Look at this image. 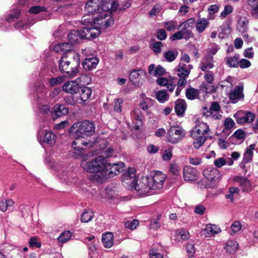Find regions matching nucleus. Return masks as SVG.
I'll return each instance as SVG.
<instances>
[{
  "mask_svg": "<svg viewBox=\"0 0 258 258\" xmlns=\"http://www.w3.org/2000/svg\"><path fill=\"white\" fill-rule=\"evenodd\" d=\"M117 4L113 1H104L99 6L96 0L87 2L85 6L86 15L82 18L81 22L84 25L92 23L94 25L104 26L105 27L110 26L113 24V19L108 11H116Z\"/></svg>",
  "mask_w": 258,
  "mask_h": 258,
  "instance_id": "obj_1",
  "label": "nucleus"
},
{
  "mask_svg": "<svg viewBox=\"0 0 258 258\" xmlns=\"http://www.w3.org/2000/svg\"><path fill=\"white\" fill-rule=\"evenodd\" d=\"M95 126L93 122L84 120L75 122L71 128V135L74 139L72 146L75 153L81 155L83 147L91 146V137L95 134Z\"/></svg>",
  "mask_w": 258,
  "mask_h": 258,
  "instance_id": "obj_2",
  "label": "nucleus"
},
{
  "mask_svg": "<svg viewBox=\"0 0 258 258\" xmlns=\"http://www.w3.org/2000/svg\"><path fill=\"white\" fill-rule=\"evenodd\" d=\"M58 63L61 73H66L71 77H75L79 73L80 55L75 51H69L63 54Z\"/></svg>",
  "mask_w": 258,
  "mask_h": 258,
  "instance_id": "obj_3",
  "label": "nucleus"
},
{
  "mask_svg": "<svg viewBox=\"0 0 258 258\" xmlns=\"http://www.w3.org/2000/svg\"><path fill=\"white\" fill-rule=\"evenodd\" d=\"M81 166L83 169L91 173H95L93 179L97 182H103L106 179V170L107 165L106 160L102 156L96 158L90 161H83Z\"/></svg>",
  "mask_w": 258,
  "mask_h": 258,
  "instance_id": "obj_4",
  "label": "nucleus"
},
{
  "mask_svg": "<svg viewBox=\"0 0 258 258\" xmlns=\"http://www.w3.org/2000/svg\"><path fill=\"white\" fill-rule=\"evenodd\" d=\"M209 131V126L204 122L198 123L190 131L191 137L195 140L193 145L196 149H199L204 145Z\"/></svg>",
  "mask_w": 258,
  "mask_h": 258,
  "instance_id": "obj_5",
  "label": "nucleus"
},
{
  "mask_svg": "<svg viewBox=\"0 0 258 258\" xmlns=\"http://www.w3.org/2000/svg\"><path fill=\"white\" fill-rule=\"evenodd\" d=\"M136 171L134 168H129L121 176L123 185L131 190L134 189L138 180H136Z\"/></svg>",
  "mask_w": 258,
  "mask_h": 258,
  "instance_id": "obj_6",
  "label": "nucleus"
},
{
  "mask_svg": "<svg viewBox=\"0 0 258 258\" xmlns=\"http://www.w3.org/2000/svg\"><path fill=\"white\" fill-rule=\"evenodd\" d=\"M185 136V131L178 126H171L168 131L167 140L172 144H175L181 140Z\"/></svg>",
  "mask_w": 258,
  "mask_h": 258,
  "instance_id": "obj_7",
  "label": "nucleus"
},
{
  "mask_svg": "<svg viewBox=\"0 0 258 258\" xmlns=\"http://www.w3.org/2000/svg\"><path fill=\"white\" fill-rule=\"evenodd\" d=\"M150 185L149 177H144L139 181H137L134 189H135L139 194L142 196H149L155 194Z\"/></svg>",
  "mask_w": 258,
  "mask_h": 258,
  "instance_id": "obj_8",
  "label": "nucleus"
},
{
  "mask_svg": "<svg viewBox=\"0 0 258 258\" xmlns=\"http://www.w3.org/2000/svg\"><path fill=\"white\" fill-rule=\"evenodd\" d=\"M166 178V175L160 171H156L152 177H149L150 185L155 194L162 189Z\"/></svg>",
  "mask_w": 258,
  "mask_h": 258,
  "instance_id": "obj_9",
  "label": "nucleus"
},
{
  "mask_svg": "<svg viewBox=\"0 0 258 258\" xmlns=\"http://www.w3.org/2000/svg\"><path fill=\"white\" fill-rule=\"evenodd\" d=\"M192 69L191 64H186L183 63H179L177 68V74L179 77L177 84L179 86H183L186 83V79Z\"/></svg>",
  "mask_w": 258,
  "mask_h": 258,
  "instance_id": "obj_10",
  "label": "nucleus"
},
{
  "mask_svg": "<svg viewBox=\"0 0 258 258\" xmlns=\"http://www.w3.org/2000/svg\"><path fill=\"white\" fill-rule=\"evenodd\" d=\"M103 26L98 25L91 27H84L79 30L80 38L90 40L96 38L101 33V27Z\"/></svg>",
  "mask_w": 258,
  "mask_h": 258,
  "instance_id": "obj_11",
  "label": "nucleus"
},
{
  "mask_svg": "<svg viewBox=\"0 0 258 258\" xmlns=\"http://www.w3.org/2000/svg\"><path fill=\"white\" fill-rule=\"evenodd\" d=\"M203 114L206 117H211L215 119H220L222 115L220 114V106L219 103L216 101H213L209 108L207 107H203Z\"/></svg>",
  "mask_w": 258,
  "mask_h": 258,
  "instance_id": "obj_12",
  "label": "nucleus"
},
{
  "mask_svg": "<svg viewBox=\"0 0 258 258\" xmlns=\"http://www.w3.org/2000/svg\"><path fill=\"white\" fill-rule=\"evenodd\" d=\"M91 142H93L91 146L86 145L85 147L87 148H93V154L97 155L102 151H103L107 145V141L106 139H97L95 136L91 139Z\"/></svg>",
  "mask_w": 258,
  "mask_h": 258,
  "instance_id": "obj_13",
  "label": "nucleus"
},
{
  "mask_svg": "<svg viewBox=\"0 0 258 258\" xmlns=\"http://www.w3.org/2000/svg\"><path fill=\"white\" fill-rule=\"evenodd\" d=\"M106 165H109L106 167V179L113 177L120 173L122 170L124 166V164L123 162L111 164L106 162Z\"/></svg>",
  "mask_w": 258,
  "mask_h": 258,
  "instance_id": "obj_14",
  "label": "nucleus"
},
{
  "mask_svg": "<svg viewBox=\"0 0 258 258\" xmlns=\"http://www.w3.org/2000/svg\"><path fill=\"white\" fill-rule=\"evenodd\" d=\"M78 80L79 78L66 82L62 86V90L67 93L73 95L77 94L81 88Z\"/></svg>",
  "mask_w": 258,
  "mask_h": 258,
  "instance_id": "obj_15",
  "label": "nucleus"
},
{
  "mask_svg": "<svg viewBox=\"0 0 258 258\" xmlns=\"http://www.w3.org/2000/svg\"><path fill=\"white\" fill-rule=\"evenodd\" d=\"M243 85L242 84H239L236 86L234 90L230 91L229 93V99L232 103H236L239 99H243L244 94L243 93Z\"/></svg>",
  "mask_w": 258,
  "mask_h": 258,
  "instance_id": "obj_16",
  "label": "nucleus"
},
{
  "mask_svg": "<svg viewBox=\"0 0 258 258\" xmlns=\"http://www.w3.org/2000/svg\"><path fill=\"white\" fill-rule=\"evenodd\" d=\"M236 121L238 123L243 124L244 123H250L252 122L255 118L254 113L250 111H243L237 114Z\"/></svg>",
  "mask_w": 258,
  "mask_h": 258,
  "instance_id": "obj_17",
  "label": "nucleus"
},
{
  "mask_svg": "<svg viewBox=\"0 0 258 258\" xmlns=\"http://www.w3.org/2000/svg\"><path fill=\"white\" fill-rule=\"evenodd\" d=\"M233 180L238 184L243 191L248 192L251 190V183L246 178L241 176H236L234 177Z\"/></svg>",
  "mask_w": 258,
  "mask_h": 258,
  "instance_id": "obj_18",
  "label": "nucleus"
},
{
  "mask_svg": "<svg viewBox=\"0 0 258 258\" xmlns=\"http://www.w3.org/2000/svg\"><path fill=\"white\" fill-rule=\"evenodd\" d=\"M183 175L185 181L195 180L198 178V172L194 168L189 166H185L183 168Z\"/></svg>",
  "mask_w": 258,
  "mask_h": 258,
  "instance_id": "obj_19",
  "label": "nucleus"
},
{
  "mask_svg": "<svg viewBox=\"0 0 258 258\" xmlns=\"http://www.w3.org/2000/svg\"><path fill=\"white\" fill-rule=\"evenodd\" d=\"M141 98L142 100L139 104L140 107L146 113H150L149 110L154 105L155 101L151 98L147 97L145 94H142Z\"/></svg>",
  "mask_w": 258,
  "mask_h": 258,
  "instance_id": "obj_20",
  "label": "nucleus"
},
{
  "mask_svg": "<svg viewBox=\"0 0 258 258\" xmlns=\"http://www.w3.org/2000/svg\"><path fill=\"white\" fill-rule=\"evenodd\" d=\"M145 74L146 72L143 70H134L131 72L129 78L134 85H139L141 79Z\"/></svg>",
  "mask_w": 258,
  "mask_h": 258,
  "instance_id": "obj_21",
  "label": "nucleus"
},
{
  "mask_svg": "<svg viewBox=\"0 0 258 258\" xmlns=\"http://www.w3.org/2000/svg\"><path fill=\"white\" fill-rule=\"evenodd\" d=\"M255 147V145L252 144L246 148L243 155V159L241 162V165L244 166L246 163H250L252 161Z\"/></svg>",
  "mask_w": 258,
  "mask_h": 258,
  "instance_id": "obj_22",
  "label": "nucleus"
},
{
  "mask_svg": "<svg viewBox=\"0 0 258 258\" xmlns=\"http://www.w3.org/2000/svg\"><path fill=\"white\" fill-rule=\"evenodd\" d=\"M214 57L211 54H208L203 58L201 63L200 69L203 71H207L209 69H211L214 67Z\"/></svg>",
  "mask_w": 258,
  "mask_h": 258,
  "instance_id": "obj_23",
  "label": "nucleus"
},
{
  "mask_svg": "<svg viewBox=\"0 0 258 258\" xmlns=\"http://www.w3.org/2000/svg\"><path fill=\"white\" fill-rule=\"evenodd\" d=\"M99 62V59L96 57H87L83 62V68L87 71H91L95 68Z\"/></svg>",
  "mask_w": 258,
  "mask_h": 258,
  "instance_id": "obj_24",
  "label": "nucleus"
},
{
  "mask_svg": "<svg viewBox=\"0 0 258 258\" xmlns=\"http://www.w3.org/2000/svg\"><path fill=\"white\" fill-rule=\"evenodd\" d=\"M102 241L103 246L110 248L113 245V235L111 232H107L102 234Z\"/></svg>",
  "mask_w": 258,
  "mask_h": 258,
  "instance_id": "obj_25",
  "label": "nucleus"
},
{
  "mask_svg": "<svg viewBox=\"0 0 258 258\" xmlns=\"http://www.w3.org/2000/svg\"><path fill=\"white\" fill-rule=\"evenodd\" d=\"M220 228L216 225L209 224H207L204 229L207 236H213L221 232Z\"/></svg>",
  "mask_w": 258,
  "mask_h": 258,
  "instance_id": "obj_26",
  "label": "nucleus"
},
{
  "mask_svg": "<svg viewBox=\"0 0 258 258\" xmlns=\"http://www.w3.org/2000/svg\"><path fill=\"white\" fill-rule=\"evenodd\" d=\"M56 140L55 135L52 132H46L43 135V141L49 146H51L54 145Z\"/></svg>",
  "mask_w": 258,
  "mask_h": 258,
  "instance_id": "obj_27",
  "label": "nucleus"
},
{
  "mask_svg": "<svg viewBox=\"0 0 258 258\" xmlns=\"http://www.w3.org/2000/svg\"><path fill=\"white\" fill-rule=\"evenodd\" d=\"M200 90L191 87L187 88L185 91L186 97L190 100H193L199 98Z\"/></svg>",
  "mask_w": 258,
  "mask_h": 258,
  "instance_id": "obj_28",
  "label": "nucleus"
},
{
  "mask_svg": "<svg viewBox=\"0 0 258 258\" xmlns=\"http://www.w3.org/2000/svg\"><path fill=\"white\" fill-rule=\"evenodd\" d=\"M186 104L184 100H178L175 102V110L178 115H182L185 112Z\"/></svg>",
  "mask_w": 258,
  "mask_h": 258,
  "instance_id": "obj_29",
  "label": "nucleus"
},
{
  "mask_svg": "<svg viewBox=\"0 0 258 258\" xmlns=\"http://www.w3.org/2000/svg\"><path fill=\"white\" fill-rule=\"evenodd\" d=\"M209 24V22L207 19L204 18L199 19L196 22V30L199 33H202L206 29Z\"/></svg>",
  "mask_w": 258,
  "mask_h": 258,
  "instance_id": "obj_30",
  "label": "nucleus"
},
{
  "mask_svg": "<svg viewBox=\"0 0 258 258\" xmlns=\"http://www.w3.org/2000/svg\"><path fill=\"white\" fill-rule=\"evenodd\" d=\"M98 241H94L92 243H88L89 249V258H97L98 256L97 244Z\"/></svg>",
  "mask_w": 258,
  "mask_h": 258,
  "instance_id": "obj_31",
  "label": "nucleus"
},
{
  "mask_svg": "<svg viewBox=\"0 0 258 258\" xmlns=\"http://www.w3.org/2000/svg\"><path fill=\"white\" fill-rule=\"evenodd\" d=\"M53 109V112L57 117L66 115L69 112L68 108L62 105L56 104L54 106Z\"/></svg>",
  "mask_w": 258,
  "mask_h": 258,
  "instance_id": "obj_32",
  "label": "nucleus"
},
{
  "mask_svg": "<svg viewBox=\"0 0 258 258\" xmlns=\"http://www.w3.org/2000/svg\"><path fill=\"white\" fill-rule=\"evenodd\" d=\"M80 89V100L82 101V102H85L91 96L92 92V90L90 88L87 87L81 88Z\"/></svg>",
  "mask_w": 258,
  "mask_h": 258,
  "instance_id": "obj_33",
  "label": "nucleus"
},
{
  "mask_svg": "<svg viewBox=\"0 0 258 258\" xmlns=\"http://www.w3.org/2000/svg\"><path fill=\"white\" fill-rule=\"evenodd\" d=\"M239 55L235 54L233 56H228L226 58L227 64L230 67L237 68L239 66Z\"/></svg>",
  "mask_w": 258,
  "mask_h": 258,
  "instance_id": "obj_34",
  "label": "nucleus"
},
{
  "mask_svg": "<svg viewBox=\"0 0 258 258\" xmlns=\"http://www.w3.org/2000/svg\"><path fill=\"white\" fill-rule=\"evenodd\" d=\"M155 96L157 100L161 103H164L169 99V94L165 90H161L156 92Z\"/></svg>",
  "mask_w": 258,
  "mask_h": 258,
  "instance_id": "obj_35",
  "label": "nucleus"
},
{
  "mask_svg": "<svg viewBox=\"0 0 258 258\" xmlns=\"http://www.w3.org/2000/svg\"><path fill=\"white\" fill-rule=\"evenodd\" d=\"M238 247V244L236 241L229 240L227 242L224 248L227 252L233 253L236 251Z\"/></svg>",
  "mask_w": 258,
  "mask_h": 258,
  "instance_id": "obj_36",
  "label": "nucleus"
},
{
  "mask_svg": "<svg viewBox=\"0 0 258 258\" xmlns=\"http://www.w3.org/2000/svg\"><path fill=\"white\" fill-rule=\"evenodd\" d=\"M69 43L72 45L73 44L78 42L79 39L80 38V34L79 30H73L70 31L68 35Z\"/></svg>",
  "mask_w": 258,
  "mask_h": 258,
  "instance_id": "obj_37",
  "label": "nucleus"
},
{
  "mask_svg": "<svg viewBox=\"0 0 258 258\" xmlns=\"http://www.w3.org/2000/svg\"><path fill=\"white\" fill-rule=\"evenodd\" d=\"M72 45L69 43H60L56 44L54 47V50L56 52H59L60 51H65V52L69 51H72L71 48Z\"/></svg>",
  "mask_w": 258,
  "mask_h": 258,
  "instance_id": "obj_38",
  "label": "nucleus"
},
{
  "mask_svg": "<svg viewBox=\"0 0 258 258\" xmlns=\"http://www.w3.org/2000/svg\"><path fill=\"white\" fill-rule=\"evenodd\" d=\"M248 5L251 8V14L253 18H258V0H247Z\"/></svg>",
  "mask_w": 258,
  "mask_h": 258,
  "instance_id": "obj_39",
  "label": "nucleus"
},
{
  "mask_svg": "<svg viewBox=\"0 0 258 258\" xmlns=\"http://www.w3.org/2000/svg\"><path fill=\"white\" fill-rule=\"evenodd\" d=\"M178 53L177 50H168L163 53V57L168 62H172L174 61L177 56Z\"/></svg>",
  "mask_w": 258,
  "mask_h": 258,
  "instance_id": "obj_40",
  "label": "nucleus"
},
{
  "mask_svg": "<svg viewBox=\"0 0 258 258\" xmlns=\"http://www.w3.org/2000/svg\"><path fill=\"white\" fill-rule=\"evenodd\" d=\"M123 99L121 98L115 99L112 103L113 111L116 113H121L122 111Z\"/></svg>",
  "mask_w": 258,
  "mask_h": 258,
  "instance_id": "obj_41",
  "label": "nucleus"
},
{
  "mask_svg": "<svg viewBox=\"0 0 258 258\" xmlns=\"http://www.w3.org/2000/svg\"><path fill=\"white\" fill-rule=\"evenodd\" d=\"M14 204V202L11 199H2L0 200V210L5 212L9 207H12Z\"/></svg>",
  "mask_w": 258,
  "mask_h": 258,
  "instance_id": "obj_42",
  "label": "nucleus"
},
{
  "mask_svg": "<svg viewBox=\"0 0 258 258\" xmlns=\"http://www.w3.org/2000/svg\"><path fill=\"white\" fill-rule=\"evenodd\" d=\"M248 21L245 19H240L237 23V28L238 31L242 33H244L248 29Z\"/></svg>",
  "mask_w": 258,
  "mask_h": 258,
  "instance_id": "obj_43",
  "label": "nucleus"
},
{
  "mask_svg": "<svg viewBox=\"0 0 258 258\" xmlns=\"http://www.w3.org/2000/svg\"><path fill=\"white\" fill-rule=\"evenodd\" d=\"M94 217V213L92 211H85L81 215V220L82 222L88 223Z\"/></svg>",
  "mask_w": 258,
  "mask_h": 258,
  "instance_id": "obj_44",
  "label": "nucleus"
},
{
  "mask_svg": "<svg viewBox=\"0 0 258 258\" xmlns=\"http://www.w3.org/2000/svg\"><path fill=\"white\" fill-rule=\"evenodd\" d=\"M72 233L70 231H65L57 238L58 241L61 243L68 242L71 238Z\"/></svg>",
  "mask_w": 258,
  "mask_h": 258,
  "instance_id": "obj_45",
  "label": "nucleus"
},
{
  "mask_svg": "<svg viewBox=\"0 0 258 258\" xmlns=\"http://www.w3.org/2000/svg\"><path fill=\"white\" fill-rule=\"evenodd\" d=\"M176 238L182 240H187L189 238V232L183 229H178L176 231Z\"/></svg>",
  "mask_w": 258,
  "mask_h": 258,
  "instance_id": "obj_46",
  "label": "nucleus"
},
{
  "mask_svg": "<svg viewBox=\"0 0 258 258\" xmlns=\"http://www.w3.org/2000/svg\"><path fill=\"white\" fill-rule=\"evenodd\" d=\"M196 24V20L194 18H190L187 19L186 21L181 23L180 24V27H184L188 30L192 31V29L194 28Z\"/></svg>",
  "mask_w": 258,
  "mask_h": 258,
  "instance_id": "obj_47",
  "label": "nucleus"
},
{
  "mask_svg": "<svg viewBox=\"0 0 258 258\" xmlns=\"http://www.w3.org/2000/svg\"><path fill=\"white\" fill-rule=\"evenodd\" d=\"M34 91L37 94H42V95H43L46 93V89L43 83L38 82L35 84Z\"/></svg>",
  "mask_w": 258,
  "mask_h": 258,
  "instance_id": "obj_48",
  "label": "nucleus"
},
{
  "mask_svg": "<svg viewBox=\"0 0 258 258\" xmlns=\"http://www.w3.org/2000/svg\"><path fill=\"white\" fill-rule=\"evenodd\" d=\"M163 46V43L160 41H156L150 46V48L155 54H158L161 52V48Z\"/></svg>",
  "mask_w": 258,
  "mask_h": 258,
  "instance_id": "obj_49",
  "label": "nucleus"
},
{
  "mask_svg": "<svg viewBox=\"0 0 258 258\" xmlns=\"http://www.w3.org/2000/svg\"><path fill=\"white\" fill-rule=\"evenodd\" d=\"M178 28H180V30L182 34L184 36V39L187 40L190 38H191L194 36V34L192 33V31L190 30L187 29V28H184V27H180L179 26Z\"/></svg>",
  "mask_w": 258,
  "mask_h": 258,
  "instance_id": "obj_50",
  "label": "nucleus"
},
{
  "mask_svg": "<svg viewBox=\"0 0 258 258\" xmlns=\"http://www.w3.org/2000/svg\"><path fill=\"white\" fill-rule=\"evenodd\" d=\"M164 28L168 31L174 30L176 26L177 22L175 21L171 20L164 23Z\"/></svg>",
  "mask_w": 258,
  "mask_h": 258,
  "instance_id": "obj_51",
  "label": "nucleus"
},
{
  "mask_svg": "<svg viewBox=\"0 0 258 258\" xmlns=\"http://www.w3.org/2000/svg\"><path fill=\"white\" fill-rule=\"evenodd\" d=\"M64 81L63 77H57L56 78H52L49 80V83L51 86H56L61 84Z\"/></svg>",
  "mask_w": 258,
  "mask_h": 258,
  "instance_id": "obj_52",
  "label": "nucleus"
},
{
  "mask_svg": "<svg viewBox=\"0 0 258 258\" xmlns=\"http://www.w3.org/2000/svg\"><path fill=\"white\" fill-rule=\"evenodd\" d=\"M219 9V6L216 5H212L209 7L208 8L209 19H213L214 18L213 15L218 11Z\"/></svg>",
  "mask_w": 258,
  "mask_h": 258,
  "instance_id": "obj_53",
  "label": "nucleus"
},
{
  "mask_svg": "<svg viewBox=\"0 0 258 258\" xmlns=\"http://www.w3.org/2000/svg\"><path fill=\"white\" fill-rule=\"evenodd\" d=\"M46 11V8L41 6H33L31 7L29 10V13L34 14H36L42 12H45Z\"/></svg>",
  "mask_w": 258,
  "mask_h": 258,
  "instance_id": "obj_54",
  "label": "nucleus"
},
{
  "mask_svg": "<svg viewBox=\"0 0 258 258\" xmlns=\"http://www.w3.org/2000/svg\"><path fill=\"white\" fill-rule=\"evenodd\" d=\"M131 115L137 120L141 121L143 118V115L140 109H135L131 112Z\"/></svg>",
  "mask_w": 258,
  "mask_h": 258,
  "instance_id": "obj_55",
  "label": "nucleus"
},
{
  "mask_svg": "<svg viewBox=\"0 0 258 258\" xmlns=\"http://www.w3.org/2000/svg\"><path fill=\"white\" fill-rule=\"evenodd\" d=\"M217 171L216 169L212 170L210 168H207L204 170L203 173L205 177L209 180H213L215 177L213 175V173L216 172Z\"/></svg>",
  "mask_w": 258,
  "mask_h": 258,
  "instance_id": "obj_56",
  "label": "nucleus"
},
{
  "mask_svg": "<svg viewBox=\"0 0 258 258\" xmlns=\"http://www.w3.org/2000/svg\"><path fill=\"white\" fill-rule=\"evenodd\" d=\"M242 225L239 221H235L231 226V231L233 233H236L241 230Z\"/></svg>",
  "mask_w": 258,
  "mask_h": 258,
  "instance_id": "obj_57",
  "label": "nucleus"
},
{
  "mask_svg": "<svg viewBox=\"0 0 258 258\" xmlns=\"http://www.w3.org/2000/svg\"><path fill=\"white\" fill-rule=\"evenodd\" d=\"M139 225V221L137 220H133L131 221H126L125 223V226L126 228L134 230L136 228L137 226Z\"/></svg>",
  "mask_w": 258,
  "mask_h": 258,
  "instance_id": "obj_58",
  "label": "nucleus"
},
{
  "mask_svg": "<svg viewBox=\"0 0 258 258\" xmlns=\"http://www.w3.org/2000/svg\"><path fill=\"white\" fill-rule=\"evenodd\" d=\"M179 166L177 164L172 163L170 165V172L175 175H179Z\"/></svg>",
  "mask_w": 258,
  "mask_h": 258,
  "instance_id": "obj_59",
  "label": "nucleus"
},
{
  "mask_svg": "<svg viewBox=\"0 0 258 258\" xmlns=\"http://www.w3.org/2000/svg\"><path fill=\"white\" fill-rule=\"evenodd\" d=\"M233 78L231 76H228L226 78V79L224 81L221 82V84H220V86L222 88H224V87L226 86H229L231 88L233 87L232 84Z\"/></svg>",
  "mask_w": 258,
  "mask_h": 258,
  "instance_id": "obj_60",
  "label": "nucleus"
},
{
  "mask_svg": "<svg viewBox=\"0 0 258 258\" xmlns=\"http://www.w3.org/2000/svg\"><path fill=\"white\" fill-rule=\"evenodd\" d=\"M235 122L231 118H227L224 121V127L227 130L231 129L234 125Z\"/></svg>",
  "mask_w": 258,
  "mask_h": 258,
  "instance_id": "obj_61",
  "label": "nucleus"
},
{
  "mask_svg": "<svg viewBox=\"0 0 258 258\" xmlns=\"http://www.w3.org/2000/svg\"><path fill=\"white\" fill-rule=\"evenodd\" d=\"M150 258H163L162 254L158 252L157 249H151L149 252Z\"/></svg>",
  "mask_w": 258,
  "mask_h": 258,
  "instance_id": "obj_62",
  "label": "nucleus"
},
{
  "mask_svg": "<svg viewBox=\"0 0 258 258\" xmlns=\"http://www.w3.org/2000/svg\"><path fill=\"white\" fill-rule=\"evenodd\" d=\"M20 15V11L19 9H16L14 12L9 15L7 18V21L10 22L14 19H18Z\"/></svg>",
  "mask_w": 258,
  "mask_h": 258,
  "instance_id": "obj_63",
  "label": "nucleus"
},
{
  "mask_svg": "<svg viewBox=\"0 0 258 258\" xmlns=\"http://www.w3.org/2000/svg\"><path fill=\"white\" fill-rule=\"evenodd\" d=\"M167 37L166 31L163 29H160L157 31V38L160 40H165Z\"/></svg>",
  "mask_w": 258,
  "mask_h": 258,
  "instance_id": "obj_64",
  "label": "nucleus"
}]
</instances>
